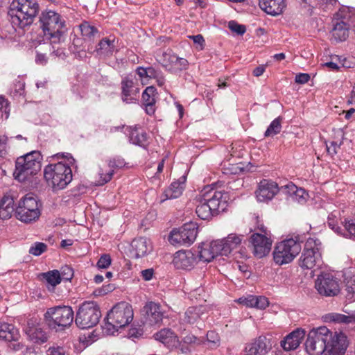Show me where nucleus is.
<instances>
[{
    "label": "nucleus",
    "instance_id": "obj_23",
    "mask_svg": "<svg viewBox=\"0 0 355 355\" xmlns=\"http://www.w3.org/2000/svg\"><path fill=\"white\" fill-rule=\"evenodd\" d=\"M270 340L266 336H259L245 347L248 355H265L271 349Z\"/></svg>",
    "mask_w": 355,
    "mask_h": 355
},
{
    "label": "nucleus",
    "instance_id": "obj_24",
    "mask_svg": "<svg viewBox=\"0 0 355 355\" xmlns=\"http://www.w3.org/2000/svg\"><path fill=\"white\" fill-rule=\"evenodd\" d=\"M194 200L196 204V213L200 219L209 220L212 217L217 216L201 191L196 196Z\"/></svg>",
    "mask_w": 355,
    "mask_h": 355
},
{
    "label": "nucleus",
    "instance_id": "obj_42",
    "mask_svg": "<svg viewBox=\"0 0 355 355\" xmlns=\"http://www.w3.org/2000/svg\"><path fill=\"white\" fill-rule=\"evenodd\" d=\"M52 45L59 44L63 40L62 28L44 32Z\"/></svg>",
    "mask_w": 355,
    "mask_h": 355
},
{
    "label": "nucleus",
    "instance_id": "obj_28",
    "mask_svg": "<svg viewBox=\"0 0 355 355\" xmlns=\"http://www.w3.org/2000/svg\"><path fill=\"white\" fill-rule=\"evenodd\" d=\"M154 337L155 340L163 343L168 349L176 348L180 343L176 334L170 329H163L157 332Z\"/></svg>",
    "mask_w": 355,
    "mask_h": 355
},
{
    "label": "nucleus",
    "instance_id": "obj_52",
    "mask_svg": "<svg viewBox=\"0 0 355 355\" xmlns=\"http://www.w3.org/2000/svg\"><path fill=\"white\" fill-rule=\"evenodd\" d=\"M332 216H333V214H331L328 217V220H327V223H328V225L329 227L333 230L335 232H336L337 234H342V231L343 230L341 229L340 227L338 226L334 219L332 218Z\"/></svg>",
    "mask_w": 355,
    "mask_h": 355
},
{
    "label": "nucleus",
    "instance_id": "obj_43",
    "mask_svg": "<svg viewBox=\"0 0 355 355\" xmlns=\"http://www.w3.org/2000/svg\"><path fill=\"white\" fill-rule=\"evenodd\" d=\"M156 88L153 86L147 87L142 93V101L144 105L155 103Z\"/></svg>",
    "mask_w": 355,
    "mask_h": 355
},
{
    "label": "nucleus",
    "instance_id": "obj_10",
    "mask_svg": "<svg viewBox=\"0 0 355 355\" xmlns=\"http://www.w3.org/2000/svg\"><path fill=\"white\" fill-rule=\"evenodd\" d=\"M321 243L318 239L309 238L305 245L299 259V265L302 268L312 269L320 268L322 263L321 256Z\"/></svg>",
    "mask_w": 355,
    "mask_h": 355
},
{
    "label": "nucleus",
    "instance_id": "obj_49",
    "mask_svg": "<svg viewBox=\"0 0 355 355\" xmlns=\"http://www.w3.org/2000/svg\"><path fill=\"white\" fill-rule=\"evenodd\" d=\"M342 142L339 144L337 141H332L328 144H326L327 151L331 156H334L338 153V150L340 149Z\"/></svg>",
    "mask_w": 355,
    "mask_h": 355
},
{
    "label": "nucleus",
    "instance_id": "obj_54",
    "mask_svg": "<svg viewBox=\"0 0 355 355\" xmlns=\"http://www.w3.org/2000/svg\"><path fill=\"white\" fill-rule=\"evenodd\" d=\"M310 79V76L308 73H301L295 76V82L299 84H305Z\"/></svg>",
    "mask_w": 355,
    "mask_h": 355
},
{
    "label": "nucleus",
    "instance_id": "obj_25",
    "mask_svg": "<svg viewBox=\"0 0 355 355\" xmlns=\"http://www.w3.org/2000/svg\"><path fill=\"white\" fill-rule=\"evenodd\" d=\"M305 336V331L301 329H297L288 334L281 341L280 345L284 351H291L297 349L302 342Z\"/></svg>",
    "mask_w": 355,
    "mask_h": 355
},
{
    "label": "nucleus",
    "instance_id": "obj_36",
    "mask_svg": "<svg viewBox=\"0 0 355 355\" xmlns=\"http://www.w3.org/2000/svg\"><path fill=\"white\" fill-rule=\"evenodd\" d=\"M42 279L46 283L49 291L53 290L55 286L61 282V277L59 271L57 270L42 273Z\"/></svg>",
    "mask_w": 355,
    "mask_h": 355
},
{
    "label": "nucleus",
    "instance_id": "obj_29",
    "mask_svg": "<svg viewBox=\"0 0 355 355\" xmlns=\"http://www.w3.org/2000/svg\"><path fill=\"white\" fill-rule=\"evenodd\" d=\"M259 4L261 10L272 16L282 14L286 7V0H259Z\"/></svg>",
    "mask_w": 355,
    "mask_h": 355
},
{
    "label": "nucleus",
    "instance_id": "obj_55",
    "mask_svg": "<svg viewBox=\"0 0 355 355\" xmlns=\"http://www.w3.org/2000/svg\"><path fill=\"white\" fill-rule=\"evenodd\" d=\"M154 275V270L153 268H148L141 271V277L145 281H150L152 279Z\"/></svg>",
    "mask_w": 355,
    "mask_h": 355
},
{
    "label": "nucleus",
    "instance_id": "obj_64",
    "mask_svg": "<svg viewBox=\"0 0 355 355\" xmlns=\"http://www.w3.org/2000/svg\"><path fill=\"white\" fill-rule=\"evenodd\" d=\"M197 340V338L193 335L189 334L184 337L183 342L187 344L195 343Z\"/></svg>",
    "mask_w": 355,
    "mask_h": 355
},
{
    "label": "nucleus",
    "instance_id": "obj_63",
    "mask_svg": "<svg viewBox=\"0 0 355 355\" xmlns=\"http://www.w3.org/2000/svg\"><path fill=\"white\" fill-rule=\"evenodd\" d=\"M155 103L145 104V112L148 115H153L155 112Z\"/></svg>",
    "mask_w": 355,
    "mask_h": 355
},
{
    "label": "nucleus",
    "instance_id": "obj_11",
    "mask_svg": "<svg viewBox=\"0 0 355 355\" xmlns=\"http://www.w3.org/2000/svg\"><path fill=\"white\" fill-rule=\"evenodd\" d=\"M18 219L24 223H31L40 216V210L37 199L31 194L26 195L19 202L15 209Z\"/></svg>",
    "mask_w": 355,
    "mask_h": 355
},
{
    "label": "nucleus",
    "instance_id": "obj_2",
    "mask_svg": "<svg viewBox=\"0 0 355 355\" xmlns=\"http://www.w3.org/2000/svg\"><path fill=\"white\" fill-rule=\"evenodd\" d=\"M39 11L40 6L36 0H12L8 15L15 30H24L33 24Z\"/></svg>",
    "mask_w": 355,
    "mask_h": 355
},
{
    "label": "nucleus",
    "instance_id": "obj_53",
    "mask_svg": "<svg viewBox=\"0 0 355 355\" xmlns=\"http://www.w3.org/2000/svg\"><path fill=\"white\" fill-rule=\"evenodd\" d=\"M48 62V58L45 53L36 51L35 62L37 64L45 65Z\"/></svg>",
    "mask_w": 355,
    "mask_h": 355
},
{
    "label": "nucleus",
    "instance_id": "obj_33",
    "mask_svg": "<svg viewBox=\"0 0 355 355\" xmlns=\"http://www.w3.org/2000/svg\"><path fill=\"white\" fill-rule=\"evenodd\" d=\"M147 134L145 131L141 129L139 125L130 127V141L132 144L137 145L144 148L147 146Z\"/></svg>",
    "mask_w": 355,
    "mask_h": 355
},
{
    "label": "nucleus",
    "instance_id": "obj_59",
    "mask_svg": "<svg viewBox=\"0 0 355 355\" xmlns=\"http://www.w3.org/2000/svg\"><path fill=\"white\" fill-rule=\"evenodd\" d=\"M148 78L155 79L162 71L155 69L154 67H147Z\"/></svg>",
    "mask_w": 355,
    "mask_h": 355
},
{
    "label": "nucleus",
    "instance_id": "obj_60",
    "mask_svg": "<svg viewBox=\"0 0 355 355\" xmlns=\"http://www.w3.org/2000/svg\"><path fill=\"white\" fill-rule=\"evenodd\" d=\"M173 58L175 59L177 62V64L179 65L180 69H186L188 66V61L182 58H179L177 55H173Z\"/></svg>",
    "mask_w": 355,
    "mask_h": 355
},
{
    "label": "nucleus",
    "instance_id": "obj_3",
    "mask_svg": "<svg viewBox=\"0 0 355 355\" xmlns=\"http://www.w3.org/2000/svg\"><path fill=\"white\" fill-rule=\"evenodd\" d=\"M42 157L37 150H33L19 157L15 162L14 176L19 182H33L42 168Z\"/></svg>",
    "mask_w": 355,
    "mask_h": 355
},
{
    "label": "nucleus",
    "instance_id": "obj_4",
    "mask_svg": "<svg viewBox=\"0 0 355 355\" xmlns=\"http://www.w3.org/2000/svg\"><path fill=\"white\" fill-rule=\"evenodd\" d=\"M133 315L132 308L128 303H118L108 312L103 326V331L107 335L114 334L119 328L128 325L133 320Z\"/></svg>",
    "mask_w": 355,
    "mask_h": 355
},
{
    "label": "nucleus",
    "instance_id": "obj_58",
    "mask_svg": "<svg viewBox=\"0 0 355 355\" xmlns=\"http://www.w3.org/2000/svg\"><path fill=\"white\" fill-rule=\"evenodd\" d=\"M136 73L141 80H143L144 78H148L147 67L145 68L143 67H138L136 69Z\"/></svg>",
    "mask_w": 355,
    "mask_h": 355
},
{
    "label": "nucleus",
    "instance_id": "obj_47",
    "mask_svg": "<svg viewBox=\"0 0 355 355\" xmlns=\"http://www.w3.org/2000/svg\"><path fill=\"white\" fill-rule=\"evenodd\" d=\"M229 28L238 35H242L246 31V28L244 25L239 24L235 21H230L228 24Z\"/></svg>",
    "mask_w": 355,
    "mask_h": 355
},
{
    "label": "nucleus",
    "instance_id": "obj_26",
    "mask_svg": "<svg viewBox=\"0 0 355 355\" xmlns=\"http://www.w3.org/2000/svg\"><path fill=\"white\" fill-rule=\"evenodd\" d=\"M131 253L136 259L144 257L153 250L150 241L145 237L135 239L131 243Z\"/></svg>",
    "mask_w": 355,
    "mask_h": 355
},
{
    "label": "nucleus",
    "instance_id": "obj_56",
    "mask_svg": "<svg viewBox=\"0 0 355 355\" xmlns=\"http://www.w3.org/2000/svg\"><path fill=\"white\" fill-rule=\"evenodd\" d=\"M190 39H191L195 44H199L200 46V49H203L205 44V40L202 35H191L189 36Z\"/></svg>",
    "mask_w": 355,
    "mask_h": 355
},
{
    "label": "nucleus",
    "instance_id": "obj_19",
    "mask_svg": "<svg viewBox=\"0 0 355 355\" xmlns=\"http://www.w3.org/2000/svg\"><path fill=\"white\" fill-rule=\"evenodd\" d=\"M24 331L28 339L34 343H44L47 341L46 334L40 327L37 319L35 318L27 320Z\"/></svg>",
    "mask_w": 355,
    "mask_h": 355
},
{
    "label": "nucleus",
    "instance_id": "obj_34",
    "mask_svg": "<svg viewBox=\"0 0 355 355\" xmlns=\"http://www.w3.org/2000/svg\"><path fill=\"white\" fill-rule=\"evenodd\" d=\"M19 338V330L12 324L0 323V340L6 341L17 340Z\"/></svg>",
    "mask_w": 355,
    "mask_h": 355
},
{
    "label": "nucleus",
    "instance_id": "obj_16",
    "mask_svg": "<svg viewBox=\"0 0 355 355\" xmlns=\"http://www.w3.org/2000/svg\"><path fill=\"white\" fill-rule=\"evenodd\" d=\"M121 99L125 103H135L139 100V88L135 77L126 76L121 83Z\"/></svg>",
    "mask_w": 355,
    "mask_h": 355
},
{
    "label": "nucleus",
    "instance_id": "obj_22",
    "mask_svg": "<svg viewBox=\"0 0 355 355\" xmlns=\"http://www.w3.org/2000/svg\"><path fill=\"white\" fill-rule=\"evenodd\" d=\"M279 187L276 182L268 180H261L256 191V197L259 202H267L273 198L278 193Z\"/></svg>",
    "mask_w": 355,
    "mask_h": 355
},
{
    "label": "nucleus",
    "instance_id": "obj_1",
    "mask_svg": "<svg viewBox=\"0 0 355 355\" xmlns=\"http://www.w3.org/2000/svg\"><path fill=\"white\" fill-rule=\"evenodd\" d=\"M347 347L345 334L331 331L325 326L311 329L305 342L306 351L310 355H344Z\"/></svg>",
    "mask_w": 355,
    "mask_h": 355
},
{
    "label": "nucleus",
    "instance_id": "obj_62",
    "mask_svg": "<svg viewBox=\"0 0 355 355\" xmlns=\"http://www.w3.org/2000/svg\"><path fill=\"white\" fill-rule=\"evenodd\" d=\"M14 85L15 92L21 94L24 89L25 83L21 80H17Z\"/></svg>",
    "mask_w": 355,
    "mask_h": 355
},
{
    "label": "nucleus",
    "instance_id": "obj_14",
    "mask_svg": "<svg viewBox=\"0 0 355 355\" xmlns=\"http://www.w3.org/2000/svg\"><path fill=\"white\" fill-rule=\"evenodd\" d=\"M315 288L320 295L324 296H335L340 292L339 283L332 274L323 272L315 281Z\"/></svg>",
    "mask_w": 355,
    "mask_h": 355
},
{
    "label": "nucleus",
    "instance_id": "obj_15",
    "mask_svg": "<svg viewBox=\"0 0 355 355\" xmlns=\"http://www.w3.org/2000/svg\"><path fill=\"white\" fill-rule=\"evenodd\" d=\"M260 231L261 233L253 234L250 237V243L253 246V252L259 258L268 254L272 246L270 235L266 232V228L262 227Z\"/></svg>",
    "mask_w": 355,
    "mask_h": 355
},
{
    "label": "nucleus",
    "instance_id": "obj_18",
    "mask_svg": "<svg viewBox=\"0 0 355 355\" xmlns=\"http://www.w3.org/2000/svg\"><path fill=\"white\" fill-rule=\"evenodd\" d=\"M125 162L123 159L112 158L108 161L107 165L105 164L103 167L100 166L98 172L99 179L96 185L103 186L110 182L113 177L114 169L122 168Z\"/></svg>",
    "mask_w": 355,
    "mask_h": 355
},
{
    "label": "nucleus",
    "instance_id": "obj_45",
    "mask_svg": "<svg viewBox=\"0 0 355 355\" xmlns=\"http://www.w3.org/2000/svg\"><path fill=\"white\" fill-rule=\"evenodd\" d=\"M329 318L334 322L345 324L351 323L354 320L352 317L340 313H331Z\"/></svg>",
    "mask_w": 355,
    "mask_h": 355
},
{
    "label": "nucleus",
    "instance_id": "obj_37",
    "mask_svg": "<svg viewBox=\"0 0 355 355\" xmlns=\"http://www.w3.org/2000/svg\"><path fill=\"white\" fill-rule=\"evenodd\" d=\"M115 49L114 40L103 38L98 44L96 52L100 55L110 56Z\"/></svg>",
    "mask_w": 355,
    "mask_h": 355
},
{
    "label": "nucleus",
    "instance_id": "obj_21",
    "mask_svg": "<svg viewBox=\"0 0 355 355\" xmlns=\"http://www.w3.org/2000/svg\"><path fill=\"white\" fill-rule=\"evenodd\" d=\"M197 263V257L191 250H180L173 257V264L177 269L191 270Z\"/></svg>",
    "mask_w": 355,
    "mask_h": 355
},
{
    "label": "nucleus",
    "instance_id": "obj_40",
    "mask_svg": "<svg viewBox=\"0 0 355 355\" xmlns=\"http://www.w3.org/2000/svg\"><path fill=\"white\" fill-rule=\"evenodd\" d=\"M80 29L82 35L85 40H92L98 34V29L89 24L87 21H84L80 25Z\"/></svg>",
    "mask_w": 355,
    "mask_h": 355
},
{
    "label": "nucleus",
    "instance_id": "obj_5",
    "mask_svg": "<svg viewBox=\"0 0 355 355\" xmlns=\"http://www.w3.org/2000/svg\"><path fill=\"white\" fill-rule=\"evenodd\" d=\"M355 27V8L342 7L332 19L331 39L336 42L345 41L351 28Z\"/></svg>",
    "mask_w": 355,
    "mask_h": 355
},
{
    "label": "nucleus",
    "instance_id": "obj_51",
    "mask_svg": "<svg viewBox=\"0 0 355 355\" xmlns=\"http://www.w3.org/2000/svg\"><path fill=\"white\" fill-rule=\"evenodd\" d=\"M67 352L60 346H53L47 350V355H66Z\"/></svg>",
    "mask_w": 355,
    "mask_h": 355
},
{
    "label": "nucleus",
    "instance_id": "obj_39",
    "mask_svg": "<svg viewBox=\"0 0 355 355\" xmlns=\"http://www.w3.org/2000/svg\"><path fill=\"white\" fill-rule=\"evenodd\" d=\"M341 223L344 227L341 234L355 240V217L345 218Z\"/></svg>",
    "mask_w": 355,
    "mask_h": 355
},
{
    "label": "nucleus",
    "instance_id": "obj_46",
    "mask_svg": "<svg viewBox=\"0 0 355 355\" xmlns=\"http://www.w3.org/2000/svg\"><path fill=\"white\" fill-rule=\"evenodd\" d=\"M10 114L8 101L2 96H0V118L7 119Z\"/></svg>",
    "mask_w": 355,
    "mask_h": 355
},
{
    "label": "nucleus",
    "instance_id": "obj_20",
    "mask_svg": "<svg viewBox=\"0 0 355 355\" xmlns=\"http://www.w3.org/2000/svg\"><path fill=\"white\" fill-rule=\"evenodd\" d=\"M218 240L210 243H202L198 251V257L200 261L210 262L218 255L223 256V251L220 249L221 244Z\"/></svg>",
    "mask_w": 355,
    "mask_h": 355
},
{
    "label": "nucleus",
    "instance_id": "obj_17",
    "mask_svg": "<svg viewBox=\"0 0 355 355\" xmlns=\"http://www.w3.org/2000/svg\"><path fill=\"white\" fill-rule=\"evenodd\" d=\"M40 27L43 32L62 28L64 21L58 12L51 10H43L39 17Z\"/></svg>",
    "mask_w": 355,
    "mask_h": 355
},
{
    "label": "nucleus",
    "instance_id": "obj_32",
    "mask_svg": "<svg viewBox=\"0 0 355 355\" xmlns=\"http://www.w3.org/2000/svg\"><path fill=\"white\" fill-rule=\"evenodd\" d=\"M243 235H237L236 234H230L226 238L222 240H218L221 244V250L223 254L227 256L235 248H236L243 240Z\"/></svg>",
    "mask_w": 355,
    "mask_h": 355
},
{
    "label": "nucleus",
    "instance_id": "obj_8",
    "mask_svg": "<svg viewBox=\"0 0 355 355\" xmlns=\"http://www.w3.org/2000/svg\"><path fill=\"white\" fill-rule=\"evenodd\" d=\"M44 178L54 189H62L72 180V171L68 165L58 162L45 167Z\"/></svg>",
    "mask_w": 355,
    "mask_h": 355
},
{
    "label": "nucleus",
    "instance_id": "obj_35",
    "mask_svg": "<svg viewBox=\"0 0 355 355\" xmlns=\"http://www.w3.org/2000/svg\"><path fill=\"white\" fill-rule=\"evenodd\" d=\"M15 209L13 198L4 196L0 201V218L2 220L10 218Z\"/></svg>",
    "mask_w": 355,
    "mask_h": 355
},
{
    "label": "nucleus",
    "instance_id": "obj_57",
    "mask_svg": "<svg viewBox=\"0 0 355 355\" xmlns=\"http://www.w3.org/2000/svg\"><path fill=\"white\" fill-rule=\"evenodd\" d=\"M346 291L348 295L351 294L353 296L355 294V279L347 282Z\"/></svg>",
    "mask_w": 355,
    "mask_h": 355
},
{
    "label": "nucleus",
    "instance_id": "obj_61",
    "mask_svg": "<svg viewBox=\"0 0 355 355\" xmlns=\"http://www.w3.org/2000/svg\"><path fill=\"white\" fill-rule=\"evenodd\" d=\"M318 2V5L320 6H324L327 8L329 6H333L336 3V0H315Z\"/></svg>",
    "mask_w": 355,
    "mask_h": 355
},
{
    "label": "nucleus",
    "instance_id": "obj_13",
    "mask_svg": "<svg viewBox=\"0 0 355 355\" xmlns=\"http://www.w3.org/2000/svg\"><path fill=\"white\" fill-rule=\"evenodd\" d=\"M198 227L195 223H186L171 232L168 241L173 245H190L197 236Z\"/></svg>",
    "mask_w": 355,
    "mask_h": 355
},
{
    "label": "nucleus",
    "instance_id": "obj_6",
    "mask_svg": "<svg viewBox=\"0 0 355 355\" xmlns=\"http://www.w3.org/2000/svg\"><path fill=\"white\" fill-rule=\"evenodd\" d=\"M74 313L69 306H55L46 309L44 320L47 327L56 332L69 327L73 321Z\"/></svg>",
    "mask_w": 355,
    "mask_h": 355
},
{
    "label": "nucleus",
    "instance_id": "obj_41",
    "mask_svg": "<svg viewBox=\"0 0 355 355\" xmlns=\"http://www.w3.org/2000/svg\"><path fill=\"white\" fill-rule=\"evenodd\" d=\"M281 120L280 117L275 119L268 127L264 133V136L266 137H274L277 134L279 133L282 130Z\"/></svg>",
    "mask_w": 355,
    "mask_h": 355
},
{
    "label": "nucleus",
    "instance_id": "obj_30",
    "mask_svg": "<svg viewBox=\"0 0 355 355\" xmlns=\"http://www.w3.org/2000/svg\"><path fill=\"white\" fill-rule=\"evenodd\" d=\"M185 182L186 177L184 175L180 178L178 180L173 182L168 188L164 191L163 193L164 198H163L162 201L180 197L184 189Z\"/></svg>",
    "mask_w": 355,
    "mask_h": 355
},
{
    "label": "nucleus",
    "instance_id": "obj_44",
    "mask_svg": "<svg viewBox=\"0 0 355 355\" xmlns=\"http://www.w3.org/2000/svg\"><path fill=\"white\" fill-rule=\"evenodd\" d=\"M47 245L42 242H35L29 248V254L38 257L47 250Z\"/></svg>",
    "mask_w": 355,
    "mask_h": 355
},
{
    "label": "nucleus",
    "instance_id": "obj_9",
    "mask_svg": "<svg viewBox=\"0 0 355 355\" xmlns=\"http://www.w3.org/2000/svg\"><path fill=\"white\" fill-rule=\"evenodd\" d=\"M101 317L100 308L96 302L88 301L79 307L75 319L76 325L80 329H89L96 326Z\"/></svg>",
    "mask_w": 355,
    "mask_h": 355
},
{
    "label": "nucleus",
    "instance_id": "obj_12",
    "mask_svg": "<svg viewBox=\"0 0 355 355\" xmlns=\"http://www.w3.org/2000/svg\"><path fill=\"white\" fill-rule=\"evenodd\" d=\"M201 192L217 215L227 209L230 200L227 192L210 185L205 187Z\"/></svg>",
    "mask_w": 355,
    "mask_h": 355
},
{
    "label": "nucleus",
    "instance_id": "obj_27",
    "mask_svg": "<svg viewBox=\"0 0 355 355\" xmlns=\"http://www.w3.org/2000/svg\"><path fill=\"white\" fill-rule=\"evenodd\" d=\"M146 315V322L149 325H154L162 321L163 312L159 304L150 302L144 307Z\"/></svg>",
    "mask_w": 355,
    "mask_h": 355
},
{
    "label": "nucleus",
    "instance_id": "obj_50",
    "mask_svg": "<svg viewBox=\"0 0 355 355\" xmlns=\"http://www.w3.org/2000/svg\"><path fill=\"white\" fill-rule=\"evenodd\" d=\"M111 264V258L109 254H103L97 262L99 268H107Z\"/></svg>",
    "mask_w": 355,
    "mask_h": 355
},
{
    "label": "nucleus",
    "instance_id": "obj_31",
    "mask_svg": "<svg viewBox=\"0 0 355 355\" xmlns=\"http://www.w3.org/2000/svg\"><path fill=\"white\" fill-rule=\"evenodd\" d=\"M237 302L248 307L257 308L259 309H265L269 304V302L266 297L252 295L241 297L238 299Z\"/></svg>",
    "mask_w": 355,
    "mask_h": 355
},
{
    "label": "nucleus",
    "instance_id": "obj_48",
    "mask_svg": "<svg viewBox=\"0 0 355 355\" xmlns=\"http://www.w3.org/2000/svg\"><path fill=\"white\" fill-rule=\"evenodd\" d=\"M287 187L290 189V192H292L296 198L299 197V199H297L299 202H303L305 201V198L304 197L305 191L304 189H298L294 184L288 185Z\"/></svg>",
    "mask_w": 355,
    "mask_h": 355
},
{
    "label": "nucleus",
    "instance_id": "obj_38",
    "mask_svg": "<svg viewBox=\"0 0 355 355\" xmlns=\"http://www.w3.org/2000/svg\"><path fill=\"white\" fill-rule=\"evenodd\" d=\"M203 314L202 307H189L181 320L187 324H194L201 318Z\"/></svg>",
    "mask_w": 355,
    "mask_h": 355
},
{
    "label": "nucleus",
    "instance_id": "obj_7",
    "mask_svg": "<svg viewBox=\"0 0 355 355\" xmlns=\"http://www.w3.org/2000/svg\"><path fill=\"white\" fill-rule=\"evenodd\" d=\"M302 242L300 236H296L277 243L272 252L275 263L282 266L292 262L302 250Z\"/></svg>",
    "mask_w": 355,
    "mask_h": 355
}]
</instances>
